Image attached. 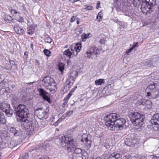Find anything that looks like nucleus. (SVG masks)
<instances>
[{
	"instance_id": "obj_1",
	"label": "nucleus",
	"mask_w": 159,
	"mask_h": 159,
	"mask_svg": "<svg viewBox=\"0 0 159 159\" xmlns=\"http://www.w3.org/2000/svg\"><path fill=\"white\" fill-rule=\"evenodd\" d=\"M119 114L112 113L104 118L105 125L108 129L112 130H122L124 127L126 120L122 118H119Z\"/></svg>"
},
{
	"instance_id": "obj_2",
	"label": "nucleus",
	"mask_w": 159,
	"mask_h": 159,
	"mask_svg": "<svg viewBox=\"0 0 159 159\" xmlns=\"http://www.w3.org/2000/svg\"><path fill=\"white\" fill-rule=\"evenodd\" d=\"M15 113L18 116L17 120L21 123L28 129H30L32 125V121L30 120V114L26 106L20 104L14 108Z\"/></svg>"
},
{
	"instance_id": "obj_3",
	"label": "nucleus",
	"mask_w": 159,
	"mask_h": 159,
	"mask_svg": "<svg viewBox=\"0 0 159 159\" xmlns=\"http://www.w3.org/2000/svg\"><path fill=\"white\" fill-rule=\"evenodd\" d=\"M61 140V145L62 147H66L67 150L68 152L73 151V155L77 156L81 155L83 151L80 148H75L77 144L74 140V138L70 134L66 136H63L61 138V139H57Z\"/></svg>"
},
{
	"instance_id": "obj_4",
	"label": "nucleus",
	"mask_w": 159,
	"mask_h": 159,
	"mask_svg": "<svg viewBox=\"0 0 159 159\" xmlns=\"http://www.w3.org/2000/svg\"><path fill=\"white\" fill-rule=\"evenodd\" d=\"M129 116L135 129H139L143 125L145 118L143 115L138 112H130Z\"/></svg>"
},
{
	"instance_id": "obj_5",
	"label": "nucleus",
	"mask_w": 159,
	"mask_h": 159,
	"mask_svg": "<svg viewBox=\"0 0 159 159\" xmlns=\"http://www.w3.org/2000/svg\"><path fill=\"white\" fill-rule=\"evenodd\" d=\"M146 96L150 99H154L159 97V83H153L146 88Z\"/></svg>"
},
{
	"instance_id": "obj_6",
	"label": "nucleus",
	"mask_w": 159,
	"mask_h": 159,
	"mask_svg": "<svg viewBox=\"0 0 159 159\" xmlns=\"http://www.w3.org/2000/svg\"><path fill=\"white\" fill-rule=\"evenodd\" d=\"M42 85L46 89H49L52 93H54L57 90L56 83L53 78L49 76L43 78L42 81Z\"/></svg>"
},
{
	"instance_id": "obj_7",
	"label": "nucleus",
	"mask_w": 159,
	"mask_h": 159,
	"mask_svg": "<svg viewBox=\"0 0 159 159\" xmlns=\"http://www.w3.org/2000/svg\"><path fill=\"white\" fill-rule=\"evenodd\" d=\"M0 110L1 112H4L8 117L11 116L14 112L10 105L4 102H0Z\"/></svg>"
},
{
	"instance_id": "obj_8",
	"label": "nucleus",
	"mask_w": 159,
	"mask_h": 159,
	"mask_svg": "<svg viewBox=\"0 0 159 159\" xmlns=\"http://www.w3.org/2000/svg\"><path fill=\"white\" fill-rule=\"evenodd\" d=\"M158 113L155 114L152 117L150 120L151 124L150 129L151 131L153 132V131H156L158 130L159 128V124H157L158 121L159 120L158 117Z\"/></svg>"
},
{
	"instance_id": "obj_9",
	"label": "nucleus",
	"mask_w": 159,
	"mask_h": 159,
	"mask_svg": "<svg viewBox=\"0 0 159 159\" xmlns=\"http://www.w3.org/2000/svg\"><path fill=\"white\" fill-rule=\"evenodd\" d=\"M136 140L133 137L128 136L125 140V144L127 146H131L135 144Z\"/></svg>"
},
{
	"instance_id": "obj_10",
	"label": "nucleus",
	"mask_w": 159,
	"mask_h": 159,
	"mask_svg": "<svg viewBox=\"0 0 159 159\" xmlns=\"http://www.w3.org/2000/svg\"><path fill=\"white\" fill-rule=\"evenodd\" d=\"M81 141L85 145V148L87 150H89L91 145V141L87 137H85L83 136H82Z\"/></svg>"
},
{
	"instance_id": "obj_11",
	"label": "nucleus",
	"mask_w": 159,
	"mask_h": 159,
	"mask_svg": "<svg viewBox=\"0 0 159 159\" xmlns=\"http://www.w3.org/2000/svg\"><path fill=\"white\" fill-rule=\"evenodd\" d=\"M141 9L142 12L143 13L146 14L150 13L153 10V9L152 8H150L149 6L146 4V5H142Z\"/></svg>"
},
{
	"instance_id": "obj_12",
	"label": "nucleus",
	"mask_w": 159,
	"mask_h": 159,
	"mask_svg": "<svg viewBox=\"0 0 159 159\" xmlns=\"http://www.w3.org/2000/svg\"><path fill=\"white\" fill-rule=\"evenodd\" d=\"M98 49L96 47H92L90 48L89 52L88 51L86 52L87 57L89 58L91 55H96L98 53Z\"/></svg>"
},
{
	"instance_id": "obj_13",
	"label": "nucleus",
	"mask_w": 159,
	"mask_h": 159,
	"mask_svg": "<svg viewBox=\"0 0 159 159\" xmlns=\"http://www.w3.org/2000/svg\"><path fill=\"white\" fill-rule=\"evenodd\" d=\"M40 110V111L38 113V117L40 119L43 118L46 119L47 118V112L42 110V108H39L36 109L35 111Z\"/></svg>"
},
{
	"instance_id": "obj_14",
	"label": "nucleus",
	"mask_w": 159,
	"mask_h": 159,
	"mask_svg": "<svg viewBox=\"0 0 159 159\" xmlns=\"http://www.w3.org/2000/svg\"><path fill=\"white\" fill-rule=\"evenodd\" d=\"M39 93V95L43 99L47 96H49V94L45 90L42 88H39L37 90Z\"/></svg>"
},
{
	"instance_id": "obj_15",
	"label": "nucleus",
	"mask_w": 159,
	"mask_h": 159,
	"mask_svg": "<svg viewBox=\"0 0 159 159\" xmlns=\"http://www.w3.org/2000/svg\"><path fill=\"white\" fill-rule=\"evenodd\" d=\"M10 131L16 136H21L22 134V132L20 130H17L13 127H11L10 128Z\"/></svg>"
},
{
	"instance_id": "obj_16",
	"label": "nucleus",
	"mask_w": 159,
	"mask_h": 159,
	"mask_svg": "<svg viewBox=\"0 0 159 159\" xmlns=\"http://www.w3.org/2000/svg\"><path fill=\"white\" fill-rule=\"evenodd\" d=\"M78 75V73L77 71H73L71 72L69 75V76L70 78V79L72 80L73 82L72 84H73L75 79L77 75Z\"/></svg>"
},
{
	"instance_id": "obj_17",
	"label": "nucleus",
	"mask_w": 159,
	"mask_h": 159,
	"mask_svg": "<svg viewBox=\"0 0 159 159\" xmlns=\"http://www.w3.org/2000/svg\"><path fill=\"white\" fill-rule=\"evenodd\" d=\"M119 8L120 10L124 13L128 11L129 7L123 3H120Z\"/></svg>"
},
{
	"instance_id": "obj_18",
	"label": "nucleus",
	"mask_w": 159,
	"mask_h": 159,
	"mask_svg": "<svg viewBox=\"0 0 159 159\" xmlns=\"http://www.w3.org/2000/svg\"><path fill=\"white\" fill-rule=\"evenodd\" d=\"M145 2L147 5L149 6L150 8H152L153 9V7L156 4L155 0H145Z\"/></svg>"
},
{
	"instance_id": "obj_19",
	"label": "nucleus",
	"mask_w": 159,
	"mask_h": 159,
	"mask_svg": "<svg viewBox=\"0 0 159 159\" xmlns=\"http://www.w3.org/2000/svg\"><path fill=\"white\" fill-rule=\"evenodd\" d=\"M140 104L146 106H148V108H150L152 105V103L149 100H144L141 102Z\"/></svg>"
},
{
	"instance_id": "obj_20",
	"label": "nucleus",
	"mask_w": 159,
	"mask_h": 159,
	"mask_svg": "<svg viewBox=\"0 0 159 159\" xmlns=\"http://www.w3.org/2000/svg\"><path fill=\"white\" fill-rule=\"evenodd\" d=\"M14 29L15 31L18 34H22L25 32L24 30L22 28L17 26H14Z\"/></svg>"
},
{
	"instance_id": "obj_21",
	"label": "nucleus",
	"mask_w": 159,
	"mask_h": 159,
	"mask_svg": "<svg viewBox=\"0 0 159 159\" xmlns=\"http://www.w3.org/2000/svg\"><path fill=\"white\" fill-rule=\"evenodd\" d=\"M120 155L117 152H114L111 154L109 157L108 159H118Z\"/></svg>"
},
{
	"instance_id": "obj_22",
	"label": "nucleus",
	"mask_w": 159,
	"mask_h": 159,
	"mask_svg": "<svg viewBox=\"0 0 159 159\" xmlns=\"http://www.w3.org/2000/svg\"><path fill=\"white\" fill-rule=\"evenodd\" d=\"M18 144V143L16 141L12 140L10 142V144H8V147L11 148H12L14 147L17 146Z\"/></svg>"
},
{
	"instance_id": "obj_23",
	"label": "nucleus",
	"mask_w": 159,
	"mask_h": 159,
	"mask_svg": "<svg viewBox=\"0 0 159 159\" xmlns=\"http://www.w3.org/2000/svg\"><path fill=\"white\" fill-rule=\"evenodd\" d=\"M11 12L15 17L16 19V17L20 16V13L19 12H17V11L15 9H12L11 10Z\"/></svg>"
},
{
	"instance_id": "obj_24",
	"label": "nucleus",
	"mask_w": 159,
	"mask_h": 159,
	"mask_svg": "<svg viewBox=\"0 0 159 159\" xmlns=\"http://www.w3.org/2000/svg\"><path fill=\"white\" fill-rule=\"evenodd\" d=\"M81 156L82 159H88L89 158L88 153L84 150L83 151L82 153L81 154Z\"/></svg>"
},
{
	"instance_id": "obj_25",
	"label": "nucleus",
	"mask_w": 159,
	"mask_h": 159,
	"mask_svg": "<svg viewBox=\"0 0 159 159\" xmlns=\"http://www.w3.org/2000/svg\"><path fill=\"white\" fill-rule=\"evenodd\" d=\"M73 113L72 111H69L66 112V113L64 114L62 116L61 118L62 119H64L67 116H69L71 115Z\"/></svg>"
},
{
	"instance_id": "obj_26",
	"label": "nucleus",
	"mask_w": 159,
	"mask_h": 159,
	"mask_svg": "<svg viewBox=\"0 0 159 159\" xmlns=\"http://www.w3.org/2000/svg\"><path fill=\"white\" fill-rule=\"evenodd\" d=\"M81 44L80 43H77L75 47V49L76 52V54L79 52L81 48Z\"/></svg>"
},
{
	"instance_id": "obj_27",
	"label": "nucleus",
	"mask_w": 159,
	"mask_h": 159,
	"mask_svg": "<svg viewBox=\"0 0 159 159\" xmlns=\"http://www.w3.org/2000/svg\"><path fill=\"white\" fill-rule=\"evenodd\" d=\"M64 54L67 56L69 58H70L72 52H71L69 49H68L64 51Z\"/></svg>"
},
{
	"instance_id": "obj_28",
	"label": "nucleus",
	"mask_w": 159,
	"mask_h": 159,
	"mask_svg": "<svg viewBox=\"0 0 159 159\" xmlns=\"http://www.w3.org/2000/svg\"><path fill=\"white\" fill-rule=\"evenodd\" d=\"M104 83V80L102 79H99L95 81V84L97 85H101Z\"/></svg>"
},
{
	"instance_id": "obj_29",
	"label": "nucleus",
	"mask_w": 159,
	"mask_h": 159,
	"mask_svg": "<svg viewBox=\"0 0 159 159\" xmlns=\"http://www.w3.org/2000/svg\"><path fill=\"white\" fill-rule=\"evenodd\" d=\"M145 65H147L148 67H151V66L154 65L153 63L152 62V61L151 60L147 61L146 62Z\"/></svg>"
},
{
	"instance_id": "obj_30",
	"label": "nucleus",
	"mask_w": 159,
	"mask_h": 159,
	"mask_svg": "<svg viewBox=\"0 0 159 159\" xmlns=\"http://www.w3.org/2000/svg\"><path fill=\"white\" fill-rule=\"evenodd\" d=\"M133 3L136 7H137L139 6L140 2L139 0H134L133 1Z\"/></svg>"
},
{
	"instance_id": "obj_31",
	"label": "nucleus",
	"mask_w": 159,
	"mask_h": 159,
	"mask_svg": "<svg viewBox=\"0 0 159 159\" xmlns=\"http://www.w3.org/2000/svg\"><path fill=\"white\" fill-rule=\"evenodd\" d=\"M45 41L47 43H51L52 41V40L50 37H48L45 38Z\"/></svg>"
},
{
	"instance_id": "obj_32",
	"label": "nucleus",
	"mask_w": 159,
	"mask_h": 159,
	"mask_svg": "<svg viewBox=\"0 0 159 159\" xmlns=\"http://www.w3.org/2000/svg\"><path fill=\"white\" fill-rule=\"evenodd\" d=\"M44 54L47 56H50V54H51V52L50 51L47 49H45L43 51Z\"/></svg>"
},
{
	"instance_id": "obj_33",
	"label": "nucleus",
	"mask_w": 159,
	"mask_h": 159,
	"mask_svg": "<svg viewBox=\"0 0 159 159\" xmlns=\"http://www.w3.org/2000/svg\"><path fill=\"white\" fill-rule=\"evenodd\" d=\"M88 36L87 34H82L81 36L82 40L83 42H84L86 40Z\"/></svg>"
},
{
	"instance_id": "obj_34",
	"label": "nucleus",
	"mask_w": 159,
	"mask_h": 159,
	"mask_svg": "<svg viewBox=\"0 0 159 159\" xmlns=\"http://www.w3.org/2000/svg\"><path fill=\"white\" fill-rule=\"evenodd\" d=\"M115 22L120 26L123 27V28H124L125 25L124 24L123 22L121 21H119L118 20H117L115 21Z\"/></svg>"
},
{
	"instance_id": "obj_35",
	"label": "nucleus",
	"mask_w": 159,
	"mask_h": 159,
	"mask_svg": "<svg viewBox=\"0 0 159 159\" xmlns=\"http://www.w3.org/2000/svg\"><path fill=\"white\" fill-rule=\"evenodd\" d=\"M16 20L18 21L19 22H24L23 18L22 17H16Z\"/></svg>"
},
{
	"instance_id": "obj_36",
	"label": "nucleus",
	"mask_w": 159,
	"mask_h": 159,
	"mask_svg": "<svg viewBox=\"0 0 159 159\" xmlns=\"http://www.w3.org/2000/svg\"><path fill=\"white\" fill-rule=\"evenodd\" d=\"M4 19L6 21H11L12 20V17L11 16L8 15L6 16Z\"/></svg>"
},
{
	"instance_id": "obj_37",
	"label": "nucleus",
	"mask_w": 159,
	"mask_h": 159,
	"mask_svg": "<svg viewBox=\"0 0 159 159\" xmlns=\"http://www.w3.org/2000/svg\"><path fill=\"white\" fill-rule=\"evenodd\" d=\"M72 159H82L81 155H73Z\"/></svg>"
},
{
	"instance_id": "obj_38",
	"label": "nucleus",
	"mask_w": 159,
	"mask_h": 159,
	"mask_svg": "<svg viewBox=\"0 0 159 159\" xmlns=\"http://www.w3.org/2000/svg\"><path fill=\"white\" fill-rule=\"evenodd\" d=\"M72 94L71 93L69 92L67 95L64 98V100H66V101H67L70 98L72 95Z\"/></svg>"
},
{
	"instance_id": "obj_39",
	"label": "nucleus",
	"mask_w": 159,
	"mask_h": 159,
	"mask_svg": "<svg viewBox=\"0 0 159 159\" xmlns=\"http://www.w3.org/2000/svg\"><path fill=\"white\" fill-rule=\"evenodd\" d=\"M125 152V150H121L118 153V154L120 155V158L122 157L123 155H124Z\"/></svg>"
},
{
	"instance_id": "obj_40",
	"label": "nucleus",
	"mask_w": 159,
	"mask_h": 159,
	"mask_svg": "<svg viewBox=\"0 0 159 159\" xmlns=\"http://www.w3.org/2000/svg\"><path fill=\"white\" fill-rule=\"evenodd\" d=\"M43 100H46L49 103H51L52 102V101L49 98V96H47V97H46Z\"/></svg>"
},
{
	"instance_id": "obj_41",
	"label": "nucleus",
	"mask_w": 159,
	"mask_h": 159,
	"mask_svg": "<svg viewBox=\"0 0 159 159\" xmlns=\"http://www.w3.org/2000/svg\"><path fill=\"white\" fill-rule=\"evenodd\" d=\"M132 156L131 154H128L125 155L124 157L126 159H130L132 158Z\"/></svg>"
},
{
	"instance_id": "obj_42",
	"label": "nucleus",
	"mask_w": 159,
	"mask_h": 159,
	"mask_svg": "<svg viewBox=\"0 0 159 159\" xmlns=\"http://www.w3.org/2000/svg\"><path fill=\"white\" fill-rule=\"evenodd\" d=\"M28 153L25 154L24 156L21 158H19L18 159H28Z\"/></svg>"
},
{
	"instance_id": "obj_43",
	"label": "nucleus",
	"mask_w": 159,
	"mask_h": 159,
	"mask_svg": "<svg viewBox=\"0 0 159 159\" xmlns=\"http://www.w3.org/2000/svg\"><path fill=\"white\" fill-rule=\"evenodd\" d=\"M92 6H85L84 9L86 10H90L92 9Z\"/></svg>"
},
{
	"instance_id": "obj_44",
	"label": "nucleus",
	"mask_w": 159,
	"mask_h": 159,
	"mask_svg": "<svg viewBox=\"0 0 159 159\" xmlns=\"http://www.w3.org/2000/svg\"><path fill=\"white\" fill-rule=\"evenodd\" d=\"M102 12H100L98 13V16H97V19H98V17H100V18L101 19H102Z\"/></svg>"
},
{
	"instance_id": "obj_45",
	"label": "nucleus",
	"mask_w": 159,
	"mask_h": 159,
	"mask_svg": "<svg viewBox=\"0 0 159 159\" xmlns=\"http://www.w3.org/2000/svg\"><path fill=\"white\" fill-rule=\"evenodd\" d=\"M82 32H83L82 29L80 28L78 29V30H76V33L78 34H81L82 33Z\"/></svg>"
},
{
	"instance_id": "obj_46",
	"label": "nucleus",
	"mask_w": 159,
	"mask_h": 159,
	"mask_svg": "<svg viewBox=\"0 0 159 159\" xmlns=\"http://www.w3.org/2000/svg\"><path fill=\"white\" fill-rule=\"evenodd\" d=\"M61 119H59L57 121H56L54 123V125L55 126H57V125H58L59 122L61 121Z\"/></svg>"
},
{
	"instance_id": "obj_47",
	"label": "nucleus",
	"mask_w": 159,
	"mask_h": 159,
	"mask_svg": "<svg viewBox=\"0 0 159 159\" xmlns=\"http://www.w3.org/2000/svg\"><path fill=\"white\" fill-rule=\"evenodd\" d=\"M5 143L2 140V138L0 137V145L2 146Z\"/></svg>"
},
{
	"instance_id": "obj_48",
	"label": "nucleus",
	"mask_w": 159,
	"mask_h": 159,
	"mask_svg": "<svg viewBox=\"0 0 159 159\" xmlns=\"http://www.w3.org/2000/svg\"><path fill=\"white\" fill-rule=\"evenodd\" d=\"M133 49L132 47H131L129 49H128L126 51V53L127 54H128V53L130 52Z\"/></svg>"
},
{
	"instance_id": "obj_49",
	"label": "nucleus",
	"mask_w": 159,
	"mask_h": 159,
	"mask_svg": "<svg viewBox=\"0 0 159 159\" xmlns=\"http://www.w3.org/2000/svg\"><path fill=\"white\" fill-rule=\"evenodd\" d=\"M64 102L63 103L62 106L63 107H65L67 105V101H66V100H64Z\"/></svg>"
},
{
	"instance_id": "obj_50",
	"label": "nucleus",
	"mask_w": 159,
	"mask_h": 159,
	"mask_svg": "<svg viewBox=\"0 0 159 159\" xmlns=\"http://www.w3.org/2000/svg\"><path fill=\"white\" fill-rule=\"evenodd\" d=\"M105 40L104 39H102L100 40V43L102 44H104L105 43Z\"/></svg>"
},
{
	"instance_id": "obj_51",
	"label": "nucleus",
	"mask_w": 159,
	"mask_h": 159,
	"mask_svg": "<svg viewBox=\"0 0 159 159\" xmlns=\"http://www.w3.org/2000/svg\"><path fill=\"white\" fill-rule=\"evenodd\" d=\"M71 81H73L72 80H71L70 79L69 80L67 79V80L66 81V83H67V84L68 85H70V84L71 83Z\"/></svg>"
},
{
	"instance_id": "obj_52",
	"label": "nucleus",
	"mask_w": 159,
	"mask_h": 159,
	"mask_svg": "<svg viewBox=\"0 0 159 159\" xmlns=\"http://www.w3.org/2000/svg\"><path fill=\"white\" fill-rule=\"evenodd\" d=\"M58 68L60 71L61 72H62L64 68L63 66H58Z\"/></svg>"
},
{
	"instance_id": "obj_53",
	"label": "nucleus",
	"mask_w": 159,
	"mask_h": 159,
	"mask_svg": "<svg viewBox=\"0 0 159 159\" xmlns=\"http://www.w3.org/2000/svg\"><path fill=\"white\" fill-rule=\"evenodd\" d=\"M77 88V87L75 86L74 87V88L72 89L70 91V92L72 94L73 93L75 90Z\"/></svg>"
},
{
	"instance_id": "obj_54",
	"label": "nucleus",
	"mask_w": 159,
	"mask_h": 159,
	"mask_svg": "<svg viewBox=\"0 0 159 159\" xmlns=\"http://www.w3.org/2000/svg\"><path fill=\"white\" fill-rule=\"evenodd\" d=\"M138 44V43L136 42L134 43V45L132 47V48L134 49L135 47H136Z\"/></svg>"
},
{
	"instance_id": "obj_55",
	"label": "nucleus",
	"mask_w": 159,
	"mask_h": 159,
	"mask_svg": "<svg viewBox=\"0 0 159 159\" xmlns=\"http://www.w3.org/2000/svg\"><path fill=\"white\" fill-rule=\"evenodd\" d=\"M100 2L99 1H98L97 2L96 5V8L98 9L99 8V6L100 5Z\"/></svg>"
},
{
	"instance_id": "obj_56",
	"label": "nucleus",
	"mask_w": 159,
	"mask_h": 159,
	"mask_svg": "<svg viewBox=\"0 0 159 159\" xmlns=\"http://www.w3.org/2000/svg\"><path fill=\"white\" fill-rule=\"evenodd\" d=\"M9 62H10V64H11L12 65H14L15 64V62L11 60H10L9 61Z\"/></svg>"
},
{
	"instance_id": "obj_57",
	"label": "nucleus",
	"mask_w": 159,
	"mask_h": 159,
	"mask_svg": "<svg viewBox=\"0 0 159 159\" xmlns=\"http://www.w3.org/2000/svg\"><path fill=\"white\" fill-rule=\"evenodd\" d=\"M135 157L137 158L138 159H141V158H139L140 157H141V155H136Z\"/></svg>"
},
{
	"instance_id": "obj_58",
	"label": "nucleus",
	"mask_w": 159,
	"mask_h": 159,
	"mask_svg": "<svg viewBox=\"0 0 159 159\" xmlns=\"http://www.w3.org/2000/svg\"><path fill=\"white\" fill-rule=\"evenodd\" d=\"M39 159H50L48 156H45L44 157H42L41 158H39Z\"/></svg>"
},
{
	"instance_id": "obj_59",
	"label": "nucleus",
	"mask_w": 159,
	"mask_h": 159,
	"mask_svg": "<svg viewBox=\"0 0 159 159\" xmlns=\"http://www.w3.org/2000/svg\"><path fill=\"white\" fill-rule=\"evenodd\" d=\"M28 33L29 34V35H31L33 34V32H32L30 30H29L28 31Z\"/></svg>"
},
{
	"instance_id": "obj_60",
	"label": "nucleus",
	"mask_w": 159,
	"mask_h": 159,
	"mask_svg": "<svg viewBox=\"0 0 159 159\" xmlns=\"http://www.w3.org/2000/svg\"><path fill=\"white\" fill-rule=\"evenodd\" d=\"M39 62H38V61L37 60H36V62L35 63V65L39 66Z\"/></svg>"
},
{
	"instance_id": "obj_61",
	"label": "nucleus",
	"mask_w": 159,
	"mask_h": 159,
	"mask_svg": "<svg viewBox=\"0 0 159 159\" xmlns=\"http://www.w3.org/2000/svg\"><path fill=\"white\" fill-rule=\"evenodd\" d=\"M139 158H141V159H144L146 158V157L145 156H141V157H140Z\"/></svg>"
},
{
	"instance_id": "obj_62",
	"label": "nucleus",
	"mask_w": 159,
	"mask_h": 159,
	"mask_svg": "<svg viewBox=\"0 0 159 159\" xmlns=\"http://www.w3.org/2000/svg\"><path fill=\"white\" fill-rule=\"evenodd\" d=\"M28 52L27 51H25V53H24V56H25V55H27V56H28Z\"/></svg>"
},
{
	"instance_id": "obj_63",
	"label": "nucleus",
	"mask_w": 159,
	"mask_h": 159,
	"mask_svg": "<svg viewBox=\"0 0 159 159\" xmlns=\"http://www.w3.org/2000/svg\"><path fill=\"white\" fill-rule=\"evenodd\" d=\"M27 57H28V56H27V55L24 56V59H25L26 60Z\"/></svg>"
},
{
	"instance_id": "obj_64",
	"label": "nucleus",
	"mask_w": 159,
	"mask_h": 159,
	"mask_svg": "<svg viewBox=\"0 0 159 159\" xmlns=\"http://www.w3.org/2000/svg\"><path fill=\"white\" fill-rule=\"evenodd\" d=\"M72 2H77L78 1H79V0H70Z\"/></svg>"
}]
</instances>
